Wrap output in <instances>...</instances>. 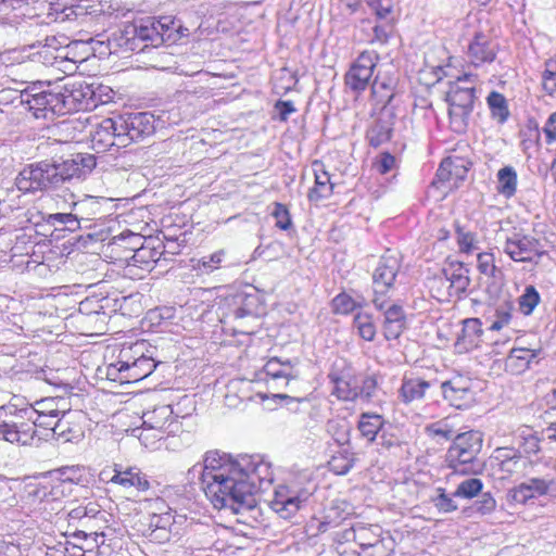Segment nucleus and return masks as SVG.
<instances>
[{
	"label": "nucleus",
	"mask_w": 556,
	"mask_h": 556,
	"mask_svg": "<svg viewBox=\"0 0 556 556\" xmlns=\"http://www.w3.org/2000/svg\"><path fill=\"white\" fill-rule=\"evenodd\" d=\"M267 471V465L254 463L249 457L231 460L225 454L210 451L203 463L192 466L187 476L190 482L201 484L215 508H228L235 515L249 514L255 518L254 514L258 511L256 494L264 482L271 481L262 476Z\"/></svg>",
	"instance_id": "f257e3e1"
},
{
	"label": "nucleus",
	"mask_w": 556,
	"mask_h": 556,
	"mask_svg": "<svg viewBox=\"0 0 556 556\" xmlns=\"http://www.w3.org/2000/svg\"><path fill=\"white\" fill-rule=\"evenodd\" d=\"M97 166V159L90 153H74L68 157H52L25 166L15 184L23 192L54 191L74 181L86 179Z\"/></svg>",
	"instance_id": "f03ea898"
},
{
	"label": "nucleus",
	"mask_w": 556,
	"mask_h": 556,
	"mask_svg": "<svg viewBox=\"0 0 556 556\" xmlns=\"http://www.w3.org/2000/svg\"><path fill=\"white\" fill-rule=\"evenodd\" d=\"M180 29L181 24L172 16L147 18L126 24L123 29L113 34V40L124 51L140 53L164 43L177 42L181 39Z\"/></svg>",
	"instance_id": "7ed1b4c3"
},
{
	"label": "nucleus",
	"mask_w": 556,
	"mask_h": 556,
	"mask_svg": "<svg viewBox=\"0 0 556 556\" xmlns=\"http://www.w3.org/2000/svg\"><path fill=\"white\" fill-rule=\"evenodd\" d=\"M483 439L479 431H467L457 434L446 451L444 462L452 470L447 476H475L482 471L483 464L478 455L482 450Z\"/></svg>",
	"instance_id": "20e7f679"
},
{
	"label": "nucleus",
	"mask_w": 556,
	"mask_h": 556,
	"mask_svg": "<svg viewBox=\"0 0 556 556\" xmlns=\"http://www.w3.org/2000/svg\"><path fill=\"white\" fill-rule=\"evenodd\" d=\"M36 413L31 407L14 404L0 406V441L17 446H30L36 438Z\"/></svg>",
	"instance_id": "39448f33"
},
{
	"label": "nucleus",
	"mask_w": 556,
	"mask_h": 556,
	"mask_svg": "<svg viewBox=\"0 0 556 556\" xmlns=\"http://www.w3.org/2000/svg\"><path fill=\"white\" fill-rule=\"evenodd\" d=\"M85 97L81 88H72L68 86H56L53 90L25 100V105L33 112L36 118H49V115H62L66 112L76 109V103L80 102Z\"/></svg>",
	"instance_id": "423d86ee"
},
{
	"label": "nucleus",
	"mask_w": 556,
	"mask_h": 556,
	"mask_svg": "<svg viewBox=\"0 0 556 556\" xmlns=\"http://www.w3.org/2000/svg\"><path fill=\"white\" fill-rule=\"evenodd\" d=\"M475 77L472 74H465L456 81L450 84L445 101L448 103L450 127L456 134H465L468 129L470 117L476 100V88L473 86L463 87L460 83Z\"/></svg>",
	"instance_id": "0eeeda50"
},
{
	"label": "nucleus",
	"mask_w": 556,
	"mask_h": 556,
	"mask_svg": "<svg viewBox=\"0 0 556 556\" xmlns=\"http://www.w3.org/2000/svg\"><path fill=\"white\" fill-rule=\"evenodd\" d=\"M315 490L316 486L312 482L304 486L296 482L278 485L270 501V508L280 518L291 519L306 506Z\"/></svg>",
	"instance_id": "6e6552de"
},
{
	"label": "nucleus",
	"mask_w": 556,
	"mask_h": 556,
	"mask_svg": "<svg viewBox=\"0 0 556 556\" xmlns=\"http://www.w3.org/2000/svg\"><path fill=\"white\" fill-rule=\"evenodd\" d=\"M401 269V260L389 251L383 254L372 273V303L377 309H383L388 302L387 293L394 287L396 276Z\"/></svg>",
	"instance_id": "1a4fd4ad"
},
{
	"label": "nucleus",
	"mask_w": 556,
	"mask_h": 556,
	"mask_svg": "<svg viewBox=\"0 0 556 556\" xmlns=\"http://www.w3.org/2000/svg\"><path fill=\"white\" fill-rule=\"evenodd\" d=\"M119 128L118 148L138 142L155 131V118L151 112H137L117 118Z\"/></svg>",
	"instance_id": "9d476101"
},
{
	"label": "nucleus",
	"mask_w": 556,
	"mask_h": 556,
	"mask_svg": "<svg viewBox=\"0 0 556 556\" xmlns=\"http://www.w3.org/2000/svg\"><path fill=\"white\" fill-rule=\"evenodd\" d=\"M378 61L379 54L376 51L362 52L344 76L346 88L357 96L365 91L371 81Z\"/></svg>",
	"instance_id": "9b49d317"
},
{
	"label": "nucleus",
	"mask_w": 556,
	"mask_h": 556,
	"mask_svg": "<svg viewBox=\"0 0 556 556\" xmlns=\"http://www.w3.org/2000/svg\"><path fill=\"white\" fill-rule=\"evenodd\" d=\"M504 252L515 262H533L542 257L546 251L542 242L529 235L514 233L507 237L503 248Z\"/></svg>",
	"instance_id": "f8f14e48"
},
{
	"label": "nucleus",
	"mask_w": 556,
	"mask_h": 556,
	"mask_svg": "<svg viewBox=\"0 0 556 556\" xmlns=\"http://www.w3.org/2000/svg\"><path fill=\"white\" fill-rule=\"evenodd\" d=\"M498 43L483 33H477L468 46L467 55L475 67L492 63L497 54Z\"/></svg>",
	"instance_id": "ddd939ff"
},
{
	"label": "nucleus",
	"mask_w": 556,
	"mask_h": 556,
	"mask_svg": "<svg viewBox=\"0 0 556 556\" xmlns=\"http://www.w3.org/2000/svg\"><path fill=\"white\" fill-rule=\"evenodd\" d=\"M443 396L456 408L467 407L473 401L469 380L457 377L441 383Z\"/></svg>",
	"instance_id": "4468645a"
},
{
	"label": "nucleus",
	"mask_w": 556,
	"mask_h": 556,
	"mask_svg": "<svg viewBox=\"0 0 556 556\" xmlns=\"http://www.w3.org/2000/svg\"><path fill=\"white\" fill-rule=\"evenodd\" d=\"M117 119L105 118L97 125L91 132L92 149L97 153L105 152L112 147L118 148V129Z\"/></svg>",
	"instance_id": "2eb2a0df"
},
{
	"label": "nucleus",
	"mask_w": 556,
	"mask_h": 556,
	"mask_svg": "<svg viewBox=\"0 0 556 556\" xmlns=\"http://www.w3.org/2000/svg\"><path fill=\"white\" fill-rule=\"evenodd\" d=\"M143 425L148 429L157 430L162 433L172 434L178 431L180 425L173 416L169 405H162L151 412L143 414Z\"/></svg>",
	"instance_id": "dca6fc26"
},
{
	"label": "nucleus",
	"mask_w": 556,
	"mask_h": 556,
	"mask_svg": "<svg viewBox=\"0 0 556 556\" xmlns=\"http://www.w3.org/2000/svg\"><path fill=\"white\" fill-rule=\"evenodd\" d=\"M383 311V336L387 340H396L406 329V315L399 304H386Z\"/></svg>",
	"instance_id": "f3484780"
},
{
	"label": "nucleus",
	"mask_w": 556,
	"mask_h": 556,
	"mask_svg": "<svg viewBox=\"0 0 556 556\" xmlns=\"http://www.w3.org/2000/svg\"><path fill=\"white\" fill-rule=\"evenodd\" d=\"M341 539L345 542H355L366 551L381 536V528L378 526H365L361 522L352 525L350 528L343 530L340 534Z\"/></svg>",
	"instance_id": "a211bd4d"
},
{
	"label": "nucleus",
	"mask_w": 556,
	"mask_h": 556,
	"mask_svg": "<svg viewBox=\"0 0 556 556\" xmlns=\"http://www.w3.org/2000/svg\"><path fill=\"white\" fill-rule=\"evenodd\" d=\"M444 278L450 281V288L456 295L465 293L470 285L469 269L463 262L446 260L442 268Z\"/></svg>",
	"instance_id": "6ab92c4d"
},
{
	"label": "nucleus",
	"mask_w": 556,
	"mask_h": 556,
	"mask_svg": "<svg viewBox=\"0 0 556 556\" xmlns=\"http://www.w3.org/2000/svg\"><path fill=\"white\" fill-rule=\"evenodd\" d=\"M154 240L147 239L144 244L140 247L130 257H126L128 261V267H138L143 270H151L153 264L156 263L162 254L161 245H154Z\"/></svg>",
	"instance_id": "aec40b11"
},
{
	"label": "nucleus",
	"mask_w": 556,
	"mask_h": 556,
	"mask_svg": "<svg viewBox=\"0 0 556 556\" xmlns=\"http://www.w3.org/2000/svg\"><path fill=\"white\" fill-rule=\"evenodd\" d=\"M110 481L125 489L135 488L138 491H146L150 488L147 476L137 467L115 468Z\"/></svg>",
	"instance_id": "412c9836"
},
{
	"label": "nucleus",
	"mask_w": 556,
	"mask_h": 556,
	"mask_svg": "<svg viewBox=\"0 0 556 556\" xmlns=\"http://www.w3.org/2000/svg\"><path fill=\"white\" fill-rule=\"evenodd\" d=\"M483 336L482 323L479 318H467L463 321V329L457 337L456 345L468 352L480 346Z\"/></svg>",
	"instance_id": "4be33fe9"
},
{
	"label": "nucleus",
	"mask_w": 556,
	"mask_h": 556,
	"mask_svg": "<svg viewBox=\"0 0 556 556\" xmlns=\"http://www.w3.org/2000/svg\"><path fill=\"white\" fill-rule=\"evenodd\" d=\"M396 78L378 73L371 83V92L378 103L383 105L382 114H386L388 106L394 98V89L396 87Z\"/></svg>",
	"instance_id": "5701e85b"
},
{
	"label": "nucleus",
	"mask_w": 556,
	"mask_h": 556,
	"mask_svg": "<svg viewBox=\"0 0 556 556\" xmlns=\"http://www.w3.org/2000/svg\"><path fill=\"white\" fill-rule=\"evenodd\" d=\"M383 115L381 113V116L367 129L366 139L372 148H379L392 138L393 114H390L388 117H383Z\"/></svg>",
	"instance_id": "b1692460"
},
{
	"label": "nucleus",
	"mask_w": 556,
	"mask_h": 556,
	"mask_svg": "<svg viewBox=\"0 0 556 556\" xmlns=\"http://www.w3.org/2000/svg\"><path fill=\"white\" fill-rule=\"evenodd\" d=\"M121 383L137 382L149 377L154 371L156 368V362L151 355L149 357H143L141 361L131 365H121Z\"/></svg>",
	"instance_id": "393cba45"
},
{
	"label": "nucleus",
	"mask_w": 556,
	"mask_h": 556,
	"mask_svg": "<svg viewBox=\"0 0 556 556\" xmlns=\"http://www.w3.org/2000/svg\"><path fill=\"white\" fill-rule=\"evenodd\" d=\"M51 430L53 432V437L63 443H77L84 438L81 427L71 420V414L65 417H62L61 415L52 426Z\"/></svg>",
	"instance_id": "a878e982"
},
{
	"label": "nucleus",
	"mask_w": 556,
	"mask_h": 556,
	"mask_svg": "<svg viewBox=\"0 0 556 556\" xmlns=\"http://www.w3.org/2000/svg\"><path fill=\"white\" fill-rule=\"evenodd\" d=\"M138 294L119 295L117 292L109 293L101 298V304L98 306L102 308V314L121 313L122 315H130L134 311L129 305L135 302Z\"/></svg>",
	"instance_id": "bb28decb"
},
{
	"label": "nucleus",
	"mask_w": 556,
	"mask_h": 556,
	"mask_svg": "<svg viewBox=\"0 0 556 556\" xmlns=\"http://www.w3.org/2000/svg\"><path fill=\"white\" fill-rule=\"evenodd\" d=\"M351 515V505L345 501H333L325 509L323 521L319 523V531H327L329 528L338 527Z\"/></svg>",
	"instance_id": "cd10ccee"
},
{
	"label": "nucleus",
	"mask_w": 556,
	"mask_h": 556,
	"mask_svg": "<svg viewBox=\"0 0 556 556\" xmlns=\"http://www.w3.org/2000/svg\"><path fill=\"white\" fill-rule=\"evenodd\" d=\"M35 413L43 417L59 418L61 415L65 417L71 414L67 402L64 397H46L37 401L30 406Z\"/></svg>",
	"instance_id": "c85d7f7f"
},
{
	"label": "nucleus",
	"mask_w": 556,
	"mask_h": 556,
	"mask_svg": "<svg viewBox=\"0 0 556 556\" xmlns=\"http://www.w3.org/2000/svg\"><path fill=\"white\" fill-rule=\"evenodd\" d=\"M315 186L308 192L309 201L317 202L328 198L332 193L333 185L330 175L323 169V164L314 163Z\"/></svg>",
	"instance_id": "c756f323"
},
{
	"label": "nucleus",
	"mask_w": 556,
	"mask_h": 556,
	"mask_svg": "<svg viewBox=\"0 0 556 556\" xmlns=\"http://www.w3.org/2000/svg\"><path fill=\"white\" fill-rule=\"evenodd\" d=\"M384 419L381 415L375 413H363L357 422V429L362 438L366 439L368 443H372L377 434L384 426Z\"/></svg>",
	"instance_id": "7c9ffc66"
},
{
	"label": "nucleus",
	"mask_w": 556,
	"mask_h": 556,
	"mask_svg": "<svg viewBox=\"0 0 556 556\" xmlns=\"http://www.w3.org/2000/svg\"><path fill=\"white\" fill-rule=\"evenodd\" d=\"M540 350H530L526 348H514L510 350L506 361V366L517 372H522L529 368L532 359L536 358Z\"/></svg>",
	"instance_id": "2f4dec72"
},
{
	"label": "nucleus",
	"mask_w": 556,
	"mask_h": 556,
	"mask_svg": "<svg viewBox=\"0 0 556 556\" xmlns=\"http://www.w3.org/2000/svg\"><path fill=\"white\" fill-rule=\"evenodd\" d=\"M430 388V382L421 379H404L400 389V396L406 404L425 396L426 390Z\"/></svg>",
	"instance_id": "473e14b6"
},
{
	"label": "nucleus",
	"mask_w": 556,
	"mask_h": 556,
	"mask_svg": "<svg viewBox=\"0 0 556 556\" xmlns=\"http://www.w3.org/2000/svg\"><path fill=\"white\" fill-rule=\"evenodd\" d=\"M235 318H244L257 314L258 298L255 294L238 293L232 298Z\"/></svg>",
	"instance_id": "72a5a7b5"
},
{
	"label": "nucleus",
	"mask_w": 556,
	"mask_h": 556,
	"mask_svg": "<svg viewBox=\"0 0 556 556\" xmlns=\"http://www.w3.org/2000/svg\"><path fill=\"white\" fill-rule=\"evenodd\" d=\"M329 380L334 384L332 394L341 401H356L357 400V384L355 381L346 380L337 374L330 372Z\"/></svg>",
	"instance_id": "f704fd0d"
},
{
	"label": "nucleus",
	"mask_w": 556,
	"mask_h": 556,
	"mask_svg": "<svg viewBox=\"0 0 556 556\" xmlns=\"http://www.w3.org/2000/svg\"><path fill=\"white\" fill-rule=\"evenodd\" d=\"M351 430L352 426L345 418L329 419L326 424L327 433L340 446L350 443Z\"/></svg>",
	"instance_id": "c9c22d12"
},
{
	"label": "nucleus",
	"mask_w": 556,
	"mask_h": 556,
	"mask_svg": "<svg viewBox=\"0 0 556 556\" xmlns=\"http://www.w3.org/2000/svg\"><path fill=\"white\" fill-rule=\"evenodd\" d=\"M227 252L220 249L210 255L202 256L201 258H192V268L201 275H208L215 269L219 268L225 262Z\"/></svg>",
	"instance_id": "e433bc0d"
},
{
	"label": "nucleus",
	"mask_w": 556,
	"mask_h": 556,
	"mask_svg": "<svg viewBox=\"0 0 556 556\" xmlns=\"http://www.w3.org/2000/svg\"><path fill=\"white\" fill-rule=\"evenodd\" d=\"M73 15H75V11L72 7L67 8L60 2H54V3H50L47 15H46V20L39 22V21H37L38 16H29L28 20L30 22L29 25H33V22L36 25L50 24L52 22L62 23V22L72 20Z\"/></svg>",
	"instance_id": "4c0bfd02"
},
{
	"label": "nucleus",
	"mask_w": 556,
	"mask_h": 556,
	"mask_svg": "<svg viewBox=\"0 0 556 556\" xmlns=\"http://www.w3.org/2000/svg\"><path fill=\"white\" fill-rule=\"evenodd\" d=\"M517 190V173L513 166H504L497 172V191L509 199Z\"/></svg>",
	"instance_id": "58836bf2"
},
{
	"label": "nucleus",
	"mask_w": 556,
	"mask_h": 556,
	"mask_svg": "<svg viewBox=\"0 0 556 556\" xmlns=\"http://www.w3.org/2000/svg\"><path fill=\"white\" fill-rule=\"evenodd\" d=\"M491 116L500 124H504L509 117V109L506 98L497 92L491 91L486 97Z\"/></svg>",
	"instance_id": "ea45409f"
},
{
	"label": "nucleus",
	"mask_w": 556,
	"mask_h": 556,
	"mask_svg": "<svg viewBox=\"0 0 556 556\" xmlns=\"http://www.w3.org/2000/svg\"><path fill=\"white\" fill-rule=\"evenodd\" d=\"M147 343L144 341H137L134 344L124 346L118 354V364L131 365L141 361L143 357H149Z\"/></svg>",
	"instance_id": "a19ab883"
},
{
	"label": "nucleus",
	"mask_w": 556,
	"mask_h": 556,
	"mask_svg": "<svg viewBox=\"0 0 556 556\" xmlns=\"http://www.w3.org/2000/svg\"><path fill=\"white\" fill-rule=\"evenodd\" d=\"M146 240L147 239L139 233L124 231L118 236L113 237L110 244L132 252L134 254L135 251L144 244Z\"/></svg>",
	"instance_id": "79ce46f5"
},
{
	"label": "nucleus",
	"mask_w": 556,
	"mask_h": 556,
	"mask_svg": "<svg viewBox=\"0 0 556 556\" xmlns=\"http://www.w3.org/2000/svg\"><path fill=\"white\" fill-rule=\"evenodd\" d=\"M483 482L479 478H467L463 480L453 492V496L471 500L482 492Z\"/></svg>",
	"instance_id": "37998d69"
},
{
	"label": "nucleus",
	"mask_w": 556,
	"mask_h": 556,
	"mask_svg": "<svg viewBox=\"0 0 556 556\" xmlns=\"http://www.w3.org/2000/svg\"><path fill=\"white\" fill-rule=\"evenodd\" d=\"M437 495L432 496L430 502L435 509L441 514L454 513L458 509L457 503L454 501L455 496L448 494L444 488L435 489Z\"/></svg>",
	"instance_id": "c03bdc74"
},
{
	"label": "nucleus",
	"mask_w": 556,
	"mask_h": 556,
	"mask_svg": "<svg viewBox=\"0 0 556 556\" xmlns=\"http://www.w3.org/2000/svg\"><path fill=\"white\" fill-rule=\"evenodd\" d=\"M264 371L274 380L286 379V384H288L291 378V361L281 363L278 358H271L265 364Z\"/></svg>",
	"instance_id": "a18cd8bd"
},
{
	"label": "nucleus",
	"mask_w": 556,
	"mask_h": 556,
	"mask_svg": "<svg viewBox=\"0 0 556 556\" xmlns=\"http://www.w3.org/2000/svg\"><path fill=\"white\" fill-rule=\"evenodd\" d=\"M354 327L358 330L359 336L366 341H372L376 337V327L372 317L367 313H357L353 320Z\"/></svg>",
	"instance_id": "49530a36"
},
{
	"label": "nucleus",
	"mask_w": 556,
	"mask_h": 556,
	"mask_svg": "<svg viewBox=\"0 0 556 556\" xmlns=\"http://www.w3.org/2000/svg\"><path fill=\"white\" fill-rule=\"evenodd\" d=\"M540 294L534 286L526 287L523 293L518 299L519 308L522 314L530 315L540 303Z\"/></svg>",
	"instance_id": "de8ad7c7"
},
{
	"label": "nucleus",
	"mask_w": 556,
	"mask_h": 556,
	"mask_svg": "<svg viewBox=\"0 0 556 556\" xmlns=\"http://www.w3.org/2000/svg\"><path fill=\"white\" fill-rule=\"evenodd\" d=\"M355 458L348 452L333 455L328 462L329 469L336 475H346L354 466Z\"/></svg>",
	"instance_id": "09e8293b"
},
{
	"label": "nucleus",
	"mask_w": 556,
	"mask_h": 556,
	"mask_svg": "<svg viewBox=\"0 0 556 556\" xmlns=\"http://www.w3.org/2000/svg\"><path fill=\"white\" fill-rule=\"evenodd\" d=\"M455 232L457 236V243L460 252L470 253L476 250V233L471 231H465L464 227L459 223H455Z\"/></svg>",
	"instance_id": "8fccbe9b"
},
{
	"label": "nucleus",
	"mask_w": 556,
	"mask_h": 556,
	"mask_svg": "<svg viewBox=\"0 0 556 556\" xmlns=\"http://www.w3.org/2000/svg\"><path fill=\"white\" fill-rule=\"evenodd\" d=\"M0 21L17 29H22L24 23H26L18 14H13V7H11L9 0H0Z\"/></svg>",
	"instance_id": "3c124183"
},
{
	"label": "nucleus",
	"mask_w": 556,
	"mask_h": 556,
	"mask_svg": "<svg viewBox=\"0 0 556 556\" xmlns=\"http://www.w3.org/2000/svg\"><path fill=\"white\" fill-rule=\"evenodd\" d=\"M543 89L549 94L556 93V60H548L542 74Z\"/></svg>",
	"instance_id": "603ef678"
},
{
	"label": "nucleus",
	"mask_w": 556,
	"mask_h": 556,
	"mask_svg": "<svg viewBox=\"0 0 556 556\" xmlns=\"http://www.w3.org/2000/svg\"><path fill=\"white\" fill-rule=\"evenodd\" d=\"M478 262V270L480 274L496 278L497 274H501V270L494 264V256L491 253H479L477 257Z\"/></svg>",
	"instance_id": "864d4df0"
},
{
	"label": "nucleus",
	"mask_w": 556,
	"mask_h": 556,
	"mask_svg": "<svg viewBox=\"0 0 556 556\" xmlns=\"http://www.w3.org/2000/svg\"><path fill=\"white\" fill-rule=\"evenodd\" d=\"M356 308V303L352 296L346 293H339L332 300V311L337 314H350Z\"/></svg>",
	"instance_id": "5fc2aeb1"
},
{
	"label": "nucleus",
	"mask_w": 556,
	"mask_h": 556,
	"mask_svg": "<svg viewBox=\"0 0 556 556\" xmlns=\"http://www.w3.org/2000/svg\"><path fill=\"white\" fill-rule=\"evenodd\" d=\"M273 216L276 219V227L281 230H289L293 224L287 206L282 203L276 202L273 211Z\"/></svg>",
	"instance_id": "6e6d98bb"
},
{
	"label": "nucleus",
	"mask_w": 556,
	"mask_h": 556,
	"mask_svg": "<svg viewBox=\"0 0 556 556\" xmlns=\"http://www.w3.org/2000/svg\"><path fill=\"white\" fill-rule=\"evenodd\" d=\"M392 551V540L380 536L369 548L363 551V556H389Z\"/></svg>",
	"instance_id": "4d7b16f0"
},
{
	"label": "nucleus",
	"mask_w": 556,
	"mask_h": 556,
	"mask_svg": "<svg viewBox=\"0 0 556 556\" xmlns=\"http://www.w3.org/2000/svg\"><path fill=\"white\" fill-rule=\"evenodd\" d=\"M495 508L496 501L490 492L482 493L480 498L472 505L473 511L482 516L490 515Z\"/></svg>",
	"instance_id": "13d9d810"
},
{
	"label": "nucleus",
	"mask_w": 556,
	"mask_h": 556,
	"mask_svg": "<svg viewBox=\"0 0 556 556\" xmlns=\"http://www.w3.org/2000/svg\"><path fill=\"white\" fill-rule=\"evenodd\" d=\"M378 387L377 379L374 375H368L363 378L362 384L357 386V400H366L369 401Z\"/></svg>",
	"instance_id": "bf43d9fd"
},
{
	"label": "nucleus",
	"mask_w": 556,
	"mask_h": 556,
	"mask_svg": "<svg viewBox=\"0 0 556 556\" xmlns=\"http://www.w3.org/2000/svg\"><path fill=\"white\" fill-rule=\"evenodd\" d=\"M511 308L510 303H505V305L498 306L495 311L496 320L490 326V330L497 331L506 326L511 318Z\"/></svg>",
	"instance_id": "052dcab7"
},
{
	"label": "nucleus",
	"mask_w": 556,
	"mask_h": 556,
	"mask_svg": "<svg viewBox=\"0 0 556 556\" xmlns=\"http://www.w3.org/2000/svg\"><path fill=\"white\" fill-rule=\"evenodd\" d=\"M458 160H453L452 157L444 159L435 174V177L441 182L450 181L454 175V169H456L458 166L456 165V162ZM456 176H458L455 173Z\"/></svg>",
	"instance_id": "680f3d73"
},
{
	"label": "nucleus",
	"mask_w": 556,
	"mask_h": 556,
	"mask_svg": "<svg viewBox=\"0 0 556 556\" xmlns=\"http://www.w3.org/2000/svg\"><path fill=\"white\" fill-rule=\"evenodd\" d=\"M393 26L390 23L377 24L372 27L374 36L370 43L386 45L389 41Z\"/></svg>",
	"instance_id": "e2e57ef3"
},
{
	"label": "nucleus",
	"mask_w": 556,
	"mask_h": 556,
	"mask_svg": "<svg viewBox=\"0 0 556 556\" xmlns=\"http://www.w3.org/2000/svg\"><path fill=\"white\" fill-rule=\"evenodd\" d=\"M367 4L380 20L386 18L393 9L392 0H367Z\"/></svg>",
	"instance_id": "0e129e2a"
},
{
	"label": "nucleus",
	"mask_w": 556,
	"mask_h": 556,
	"mask_svg": "<svg viewBox=\"0 0 556 556\" xmlns=\"http://www.w3.org/2000/svg\"><path fill=\"white\" fill-rule=\"evenodd\" d=\"M61 482L79 483L80 469L78 467H62L54 471Z\"/></svg>",
	"instance_id": "69168bd1"
},
{
	"label": "nucleus",
	"mask_w": 556,
	"mask_h": 556,
	"mask_svg": "<svg viewBox=\"0 0 556 556\" xmlns=\"http://www.w3.org/2000/svg\"><path fill=\"white\" fill-rule=\"evenodd\" d=\"M174 523V517L169 513L153 514L149 518V529L169 530Z\"/></svg>",
	"instance_id": "338daca9"
},
{
	"label": "nucleus",
	"mask_w": 556,
	"mask_h": 556,
	"mask_svg": "<svg viewBox=\"0 0 556 556\" xmlns=\"http://www.w3.org/2000/svg\"><path fill=\"white\" fill-rule=\"evenodd\" d=\"M521 440L520 448L525 454L534 455L540 452V439L535 434H522Z\"/></svg>",
	"instance_id": "774afa93"
}]
</instances>
